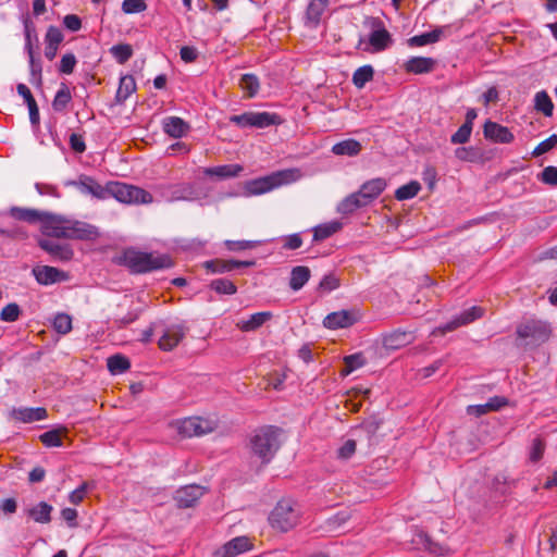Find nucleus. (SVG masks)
Returning <instances> with one entry per match:
<instances>
[{"mask_svg":"<svg viewBox=\"0 0 557 557\" xmlns=\"http://www.w3.org/2000/svg\"><path fill=\"white\" fill-rule=\"evenodd\" d=\"M40 232L49 238L79 240H91L99 234L94 225L51 212H46L44 215Z\"/></svg>","mask_w":557,"mask_h":557,"instance_id":"1","label":"nucleus"},{"mask_svg":"<svg viewBox=\"0 0 557 557\" xmlns=\"http://www.w3.org/2000/svg\"><path fill=\"white\" fill-rule=\"evenodd\" d=\"M386 182L383 178H373L366 182L357 193L347 196L337 207L342 214H350L357 209L368 206L385 189Z\"/></svg>","mask_w":557,"mask_h":557,"instance_id":"2","label":"nucleus"},{"mask_svg":"<svg viewBox=\"0 0 557 557\" xmlns=\"http://www.w3.org/2000/svg\"><path fill=\"white\" fill-rule=\"evenodd\" d=\"M123 262L134 273H146L173 265L168 255L143 252L134 249H127L124 252Z\"/></svg>","mask_w":557,"mask_h":557,"instance_id":"3","label":"nucleus"},{"mask_svg":"<svg viewBox=\"0 0 557 557\" xmlns=\"http://www.w3.org/2000/svg\"><path fill=\"white\" fill-rule=\"evenodd\" d=\"M299 177L300 172L297 169L282 170L247 182L245 189L249 195H261L282 185L294 183L299 180Z\"/></svg>","mask_w":557,"mask_h":557,"instance_id":"4","label":"nucleus"},{"mask_svg":"<svg viewBox=\"0 0 557 557\" xmlns=\"http://www.w3.org/2000/svg\"><path fill=\"white\" fill-rule=\"evenodd\" d=\"M250 448L262 463H268L280 448L277 429L265 426L256 431L250 440Z\"/></svg>","mask_w":557,"mask_h":557,"instance_id":"5","label":"nucleus"},{"mask_svg":"<svg viewBox=\"0 0 557 557\" xmlns=\"http://www.w3.org/2000/svg\"><path fill=\"white\" fill-rule=\"evenodd\" d=\"M300 518V509L292 499L277 502L269 516L271 527L281 532H287L295 528Z\"/></svg>","mask_w":557,"mask_h":557,"instance_id":"6","label":"nucleus"},{"mask_svg":"<svg viewBox=\"0 0 557 557\" xmlns=\"http://www.w3.org/2000/svg\"><path fill=\"white\" fill-rule=\"evenodd\" d=\"M172 426L183 437L203 436L216 429L214 420L202 417H188L175 420Z\"/></svg>","mask_w":557,"mask_h":557,"instance_id":"7","label":"nucleus"},{"mask_svg":"<svg viewBox=\"0 0 557 557\" xmlns=\"http://www.w3.org/2000/svg\"><path fill=\"white\" fill-rule=\"evenodd\" d=\"M109 196L114 197L120 202L129 205L150 203L153 199L147 190L119 182L109 183Z\"/></svg>","mask_w":557,"mask_h":557,"instance_id":"8","label":"nucleus"},{"mask_svg":"<svg viewBox=\"0 0 557 557\" xmlns=\"http://www.w3.org/2000/svg\"><path fill=\"white\" fill-rule=\"evenodd\" d=\"M230 122L240 127L264 128L281 123V119L275 113L270 112H245L239 115H232Z\"/></svg>","mask_w":557,"mask_h":557,"instance_id":"9","label":"nucleus"},{"mask_svg":"<svg viewBox=\"0 0 557 557\" xmlns=\"http://www.w3.org/2000/svg\"><path fill=\"white\" fill-rule=\"evenodd\" d=\"M483 315V309L478 306H473L463 312H461L459 315L455 317L453 320L447 322L446 324L438 326L432 331V335H445L448 332H453L456 329L467 325L478 319H480Z\"/></svg>","mask_w":557,"mask_h":557,"instance_id":"10","label":"nucleus"},{"mask_svg":"<svg viewBox=\"0 0 557 557\" xmlns=\"http://www.w3.org/2000/svg\"><path fill=\"white\" fill-rule=\"evenodd\" d=\"M520 338H530L533 343H544L550 336L549 325L543 321H527L517 327Z\"/></svg>","mask_w":557,"mask_h":557,"instance_id":"11","label":"nucleus"},{"mask_svg":"<svg viewBox=\"0 0 557 557\" xmlns=\"http://www.w3.org/2000/svg\"><path fill=\"white\" fill-rule=\"evenodd\" d=\"M372 32L369 35V44L374 51H383L392 44V36L385 28L383 22L379 17H370L367 20Z\"/></svg>","mask_w":557,"mask_h":557,"instance_id":"12","label":"nucleus"},{"mask_svg":"<svg viewBox=\"0 0 557 557\" xmlns=\"http://www.w3.org/2000/svg\"><path fill=\"white\" fill-rule=\"evenodd\" d=\"M66 185L74 186L82 194L91 195L97 199H106L109 197V183L107 186H102L94 177L88 175L82 174L76 181H70Z\"/></svg>","mask_w":557,"mask_h":557,"instance_id":"13","label":"nucleus"},{"mask_svg":"<svg viewBox=\"0 0 557 557\" xmlns=\"http://www.w3.org/2000/svg\"><path fill=\"white\" fill-rule=\"evenodd\" d=\"M206 493V487L197 484H190L178 488L175 492L174 500L178 508L194 507Z\"/></svg>","mask_w":557,"mask_h":557,"instance_id":"14","label":"nucleus"},{"mask_svg":"<svg viewBox=\"0 0 557 557\" xmlns=\"http://www.w3.org/2000/svg\"><path fill=\"white\" fill-rule=\"evenodd\" d=\"M38 246L57 261H69L73 258L74 252L69 244H60L52 238H39Z\"/></svg>","mask_w":557,"mask_h":557,"instance_id":"15","label":"nucleus"},{"mask_svg":"<svg viewBox=\"0 0 557 557\" xmlns=\"http://www.w3.org/2000/svg\"><path fill=\"white\" fill-rule=\"evenodd\" d=\"M483 135L486 139L500 144H510L515 139L508 127L490 120L484 123Z\"/></svg>","mask_w":557,"mask_h":557,"instance_id":"16","label":"nucleus"},{"mask_svg":"<svg viewBox=\"0 0 557 557\" xmlns=\"http://www.w3.org/2000/svg\"><path fill=\"white\" fill-rule=\"evenodd\" d=\"M413 542L424 550L435 556H449L453 554V549L444 544L433 540L430 535L423 532H419Z\"/></svg>","mask_w":557,"mask_h":557,"instance_id":"17","label":"nucleus"},{"mask_svg":"<svg viewBox=\"0 0 557 557\" xmlns=\"http://www.w3.org/2000/svg\"><path fill=\"white\" fill-rule=\"evenodd\" d=\"M32 273L40 285H51L66 278L63 271L49 265H36L33 268Z\"/></svg>","mask_w":557,"mask_h":557,"instance_id":"18","label":"nucleus"},{"mask_svg":"<svg viewBox=\"0 0 557 557\" xmlns=\"http://www.w3.org/2000/svg\"><path fill=\"white\" fill-rule=\"evenodd\" d=\"M356 321L357 318L351 311L341 310L329 313L323 320V325L330 330H337L351 326Z\"/></svg>","mask_w":557,"mask_h":557,"instance_id":"19","label":"nucleus"},{"mask_svg":"<svg viewBox=\"0 0 557 557\" xmlns=\"http://www.w3.org/2000/svg\"><path fill=\"white\" fill-rule=\"evenodd\" d=\"M330 0H310L306 9L305 25L317 28Z\"/></svg>","mask_w":557,"mask_h":557,"instance_id":"20","label":"nucleus"},{"mask_svg":"<svg viewBox=\"0 0 557 557\" xmlns=\"http://www.w3.org/2000/svg\"><path fill=\"white\" fill-rule=\"evenodd\" d=\"M184 336L185 331L182 326H171L160 337L159 347L164 351H170L180 344Z\"/></svg>","mask_w":557,"mask_h":557,"instance_id":"21","label":"nucleus"},{"mask_svg":"<svg viewBox=\"0 0 557 557\" xmlns=\"http://www.w3.org/2000/svg\"><path fill=\"white\" fill-rule=\"evenodd\" d=\"M436 61L426 57H412L405 63V70L409 73L423 74L432 72Z\"/></svg>","mask_w":557,"mask_h":557,"instance_id":"22","label":"nucleus"},{"mask_svg":"<svg viewBox=\"0 0 557 557\" xmlns=\"http://www.w3.org/2000/svg\"><path fill=\"white\" fill-rule=\"evenodd\" d=\"M272 319L270 311H262L253 313L247 320H242L237 323V327L243 332H252L261 327L265 322Z\"/></svg>","mask_w":557,"mask_h":557,"instance_id":"23","label":"nucleus"},{"mask_svg":"<svg viewBox=\"0 0 557 557\" xmlns=\"http://www.w3.org/2000/svg\"><path fill=\"white\" fill-rule=\"evenodd\" d=\"M47 211H40L37 209H28V208H20L13 207L10 210V214L12 218L21 221H25L28 223L42 222L44 215Z\"/></svg>","mask_w":557,"mask_h":557,"instance_id":"24","label":"nucleus"},{"mask_svg":"<svg viewBox=\"0 0 557 557\" xmlns=\"http://www.w3.org/2000/svg\"><path fill=\"white\" fill-rule=\"evenodd\" d=\"M362 150V145L352 138L342 140L332 147V152L335 156H358Z\"/></svg>","mask_w":557,"mask_h":557,"instance_id":"25","label":"nucleus"},{"mask_svg":"<svg viewBox=\"0 0 557 557\" xmlns=\"http://www.w3.org/2000/svg\"><path fill=\"white\" fill-rule=\"evenodd\" d=\"M13 416L16 420L25 423L40 421L47 417V410L42 407L38 408H22L13 411Z\"/></svg>","mask_w":557,"mask_h":557,"instance_id":"26","label":"nucleus"},{"mask_svg":"<svg viewBox=\"0 0 557 557\" xmlns=\"http://www.w3.org/2000/svg\"><path fill=\"white\" fill-rule=\"evenodd\" d=\"M310 276L311 272L308 267L297 265L293 268L290 272L289 287L295 292L301 289L309 281Z\"/></svg>","mask_w":557,"mask_h":557,"instance_id":"27","label":"nucleus"},{"mask_svg":"<svg viewBox=\"0 0 557 557\" xmlns=\"http://www.w3.org/2000/svg\"><path fill=\"white\" fill-rule=\"evenodd\" d=\"M187 129L188 125L181 117L170 116L163 121V131L174 138L182 137Z\"/></svg>","mask_w":557,"mask_h":557,"instance_id":"28","label":"nucleus"},{"mask_svg":"<svg viewBox=\"0 0 557 557\" xmlns=\"http://www.w3.org/2000/svg\"><path fill=\"white\" fill-rule=\"evenodd\" d=\"M250 548L249 539L246 536H238L230 542H227L224 546V557H235Z\"/></svg>","mask_w":557,"mask_h":557,"instance_id":"29","label":"nucleus"},{"mask_svg":"<svg viewBox=\"0 0 557 557\" xmlns=\"http://www.w3.org/2000/svg\"><path fill=\"white\" fill-rule=\"evenodd\" d=\"M136 90V82L132 75H124L120 79L119 88L116 90L115 100L117 103H123Z\"/></svg>","mask_w":557,"mask_h":557,"instance_id":"30","label":"nucleus"},{"mask_svg":"<svg viewBox=\"0 0 557 557\" xmlns=\"http://www.w3.org/2000/svg\"><path fill=\"white\" fill-rule=\"evenodd\" d=\"M52 506L46 502H40L30 509L28 516L38 523H49L51 521Z\"/></svg>","mask_w":557,"mask_h":557,"instance_id":"31","label":"nucleus"},{"mask_svg":"<svg viewBox=\"0 0 557 557\" xmlns=\"http://www.w3.org/2000/svg\"><path fill=\"white\" fill-rule=\"evenodd\" d=\"M243 171L239 164H226L214 168L206 169L205 173L210 176H218L220 178L235 177Z\"/></svg>","mask_w":557,"mask_h":557,"instance_id":"32","label":"nucleus"},{"mask_svg":"<svg viewBox=\"0 0 557 557\" xmlns=\"http://www.w3.org/2000/svg\"><path fill=\"white\" fill-rule=\"evenodd\" d=\"M72 100V95L69 86L65 83H61L59 90L57 91L52 101V108L55 112H63L67 104Z\"/></svg>","mask_w":557,"mask_h":557,"instance_id":"33","label":"nucleus"},{"mask_svg":"<svg viewBox=\"0 0 557 557\" xmlns=\"http://www.w3.org/2000/svg\"><path fill=\"white\" fill-rule=\"evenodd\" d=\"M534 109L537 112L543 113L545 116H552L554 104L548 96V94L545 90H541L535 94L534 96Z\"/></svg>","mask_w":557,"mask_h":557,"instance_id":"34","label":"nucleus"},{"mask_svg":"<svg viewBox=\"0 0 557 557\" xmlns=\"http://www.w3.org/2000/svg\"><path fill=\"white\" fill-rule=\"evenodd\" d=\"M66 428H57L42 433L39 440L47 447H59L62 445V436L66 434Z\"/></svg>","mask_w":557,"mask_h":557,"instance_id":"35","label":"nucleus"},{"mask_svg":"<svg viewBox=\"0 0 557 557\" xmlns=\"http://www.w3.org/2000/svg\"><path fill=\"white\" fill-rule=\"evenodd\" d=\"M341 227H342V224L336 221L318 225L313 228V240L314 242L324 240V239L331 237L336 232H338L341 230Z\"/></svg>","mask_w":557,"mask_h":557,"instance_id":"36","label":"nucleus"},{"mask_svg":"<svg viewBox=\"0 0 557 557\" xmlns=\"http://www.w3.org/2000/svg\"><path fill=\"white\" fill-rule=\"evenodd\" d=\"M239 87L245 91L246 97L252 98L259 91V78L255 74H244L240 77Z\"/></svg>","mask_w":557,"mask_h":557,"instance_id":"37","label":"nucleus"},{"mask_svg":"<svg viewBox=\"0 0 557 557\" xmlns=\"http://www.w3.org/2000/svg\"><path fill=\"white\" fill-rule=\"evenodd\" d=\"M442 30L435 29L430 33H424L421 35L413 36L409 38L408 44L411 47H422L429 44H434L440 40Z\"/></svg>","mask_w":557,"mask_h":557,"instance_id":"38","label":"nucleus"},{"mask_svg":"<svg viewBox=\"0 0 557 557\" xmlns=\"http://www.w3.org/2000/svg\"><path fill=\"white\" fill-rule=\"evenodd\" d=\"M107 366L112 374H120L129 369V360L122 355H113L108 358Z\"/></svg>","mask_w":557,"mask_h":557,"instance_id":"39","label":"nucleus"},{"mask_svg":"<svg viewBox=\"0 0 557 557\" xmlns=\"http://www.w3.org/2000/svg\"><path fill=\"white\" fill-rule=\"evenodd\" d=\"M411 335L407 332L396 331L385 336L384 345L388 348L396 349L409 343Z\"/></svg>","mask_w":557,"mask_h":557,"instance_id":"40","label":"nucleus"},{"mask_svg":"<svg viewBox=\"0 0 557 557\" xmlns=\"http://www.w3.org/2000/svg\"><path fill=\"white\" fill-rule=\"evenodd\" d=\"M345 368L342 370V375L346 376L352 371L361 368L366 363V358L361 352L346 356L344 358Z\"/></svg>","mask_w":557,"mask_h":557,"instance_id":"41","label":"nucleus"},{"mask_svg":"<svg viewBox=\"0 0 557 557\" xmlns=\"http://www.w3.org/2000/svg\"><path fill=\"white\" fill-rule=\"evenodd\" d=\"M373 74L374 71L371 65H363L355 71L352 75V83L356 87L362 88L373 78Z\"/></svg>","mask_w":557,"mask_h":557,"instance_id":"42","label":"nucleus"},{"mask_svg":"<svg viewBox=\"0 0 557 557\" xmlns=\"http://www.w3.org/2000/svg\"><path fill=\"white\" fill-rule=\"evenodd\" d=\"M420 189V184L416 181H412L397 188L395 191V198L400 201L411 199L418 195Z\"/></svg>","mask_w":557,"mask_h":557,"instance_id":"43","label":"nucleus"},{"mask_svg":"<svg viewBox=\"0 0 557 557\" xmlns=\"http://www.w3.org/2000/svg\"><path fill=\"white\" fill-rule=\"evenodd\" d=\"M210 288L220 295H234L237 292L236 285L227 278L213 280Z\"/></svg>","mask_w":557,"mask_h":557,"instance_id":"44","label":"nucleus"},{"mask_svg":"<svg viewBox=\"0 0 557 557\" xmlns=\"http://www.w3.org/2000/svg\"><path fill=\"white\" fill-rule=\"evenodd\" d=\"M110 52L120 64H124L133 55V49L127 44L115 45L110 49Z\"/></svg>","mask_w":557,"mask_h":557,"instance_id":"45","label":"nucleus"},{"mask_svg":"<svg viewBox=\"0 0 557 557\" xmlns=\"http://www.w3.org/2000/svg\"><path fill=\"white\" fill-rule=\"evenodd\" d=\"M205 268L212 273H225L233 271V260H210L205 262Z\"/></svg>","mask_w":557,"mask_h":557,"instance_id":"46","label":"nucleus"},{"mask_svg":"<svg viewBox=\"0 0 557 557\" xmlns=\"http://www.w3.org/2000/svg\"><path fill=\"white\" fill-rule=\"evenodd\" d=\"M25 49L28 54L34 51L33 39L37 40V33L34 23L27 17L24 20Z\"/></svg>","mask_w":557,"mask_h":557,"instance_id":"47","label":"nucleus"},{"mask_svg":"<svg viewBox=\"0 0 557 557\" xmlns=\"http://www.w3.org/2000/svg\"><path fill=\"white\" fill-rule=\"evenodd\" d=\"M53 327L60 334H67L72 330V318L66 313H59L54 317Z\"/></svg>","mask_w":557,"mask_h":557,"instance_id":"48","label":"nucleus"},{"mask_svg":"<svg viewBox=\"0 0 557 557\" xmlns=\"http://www.w3.org/2000/svg\"><path fill=\"white\" fill-rule=\"evenodd\" d=\"M557 145V135L553 134L545 140L541 141L533 150V157H540L548 151H550Z\"/></svg>","mask_w":557,"mask_h":557,"instance_id":"49","label":"nucleus"},{"mask_svg":"<svg viewBox=\"0 0 557 557\" xmlns=\"http://www.w3.org/2000/svg\"><path fill=\"white\" fill-rule=\"evenodd\" d=\"M21 313L17 304L12 302L7 305L0 312V319L5 322H14L18 319Z\"/></svg>","mask_w":557,"mask_h":557,"instance_id":"50","label":"nucleus"},{"mask_svg":"<svg viewBox=\"0 0 557 557\" xmlns=\"http://www.w3.org/2000/svg\"><path fill=\"white\" fill-rule=\"evenodd\" d=\"M146 9V0H124L122 3V10L126 14L140 13Z\"/></svg>","mask_w":557,"mask_h":557,"instance_id":"51","label":"nucleus"},{"mask_svg":"<svg viewBox=\"0 0 557 557\" xmlns=\"http://www.w3.org/2000/svg\"><path fill=\"white\" fill-rule=\"evenodd\" d=\"M64 36L62 30L57 26H49L45 35V44L59 47L63 41Z\"/></svg>","mask_w":557,"mask_h":557,"instance_id":"52","label":"nucleus"},{"mask_svg":"<svg viewBox=\"0 0 557 557\" xmlns=\"http://www.w3.org/2000/svg\"><path fill=\"white\" fill-rule=\"evenodd\" d=\"M455 156L461 161L474 162L479 158L478 150L473 147H459L455 150Z\"/></svg>","mask_w":557,"mask_h":557,"instance_id":"53","label":"nucleus"},{"mask_svg":"<svg viewBox=\"0 0 557 557\" xmlns=\"http://www.w3.org/2000/svg\"><path fill=\"white\" fill-rule=\"evenodd\" d=\"M76 57L73 53H65L60 61L59 72L70 75L73 73L76 65Z\"/></svg>","mask_w":557,"mask_h":557,"instance_id":"54","label":"nucleus"},{"mask_svg":"<svg viewBox=\"0 0 557 557\" xmlns=\"http://www.w3.org/2000/svg\"><path fill=\"white\" fill-rule=\"evenodd\" d=\"M472 133V126L462 124L455 134L451 135L450 141L453 144H466L469 141Z\"/></svg>","mask_w":557,"mask_h":557,"instance_id":"55","label":"nucleus"},{"mask_svg":"<svg viewBox=\"0 0 557 557\" xmlns=\"http://www.w3.org/2000/svg\"><path fill=\"white\" fill-rule=\"evenodd\" d=\"M259 245L256 240H226L225 246L231 251L252 249Z\"/></svg>","mask_w":557,"mask_h":557,"instance_id":"56","label":"nucleus"},{"mask_svg":"<svg viewBox=\"0 0 557 557\" xmlns=\"http://www.w3.org/2000/svg\"><path fill=\"white\" fill-rule=\"evenodd\" d=\"M356 441L354 440H347L338 449H337V457L342 460H347L351 458V456L356 451Z\"/></svg>","mask_w":557,"mask_h":557,"instance_id":"57","label":"nucleus"},{"mask_svg":"<svg viewBox=\"0 0 557 557\" xmlns=\"http://www.w3.org/2000/svg\"><path fill=\"white\" fill-rule=\"evenodd\" d=\"M543 183L552 186H557V168L549 165L546 166L540 174Z\"/></svg>","mask_w":557,"mask_h":557,"instance_id":"58","label":"nucleus"},{"mask_svg":"<svg viewBox=\"0 0 557 557\" xmlns=\"http://www.w3.org/2000/svg\"><path fill=\"white\" fill-rule=\"evenodd\" d=\"M339 286V280L333 274H326L323 276L319 284V288L324 292H331Z\"/></svg>","mask_w":557,"mask_h":557,"instance_id":"59","label":"nucleus"},{"mask_svg":"<svg viewBox=\"0 0 557 557\" xmlns=\"http://www.w3.org/2000/svg\"><path fill=\"white\" fill-rule=\"evenodd\" d=\"M545 450V444L541 438H535L532 444V449L530 453V460L533 462L539 461L544 454Z\"/></svg>","mask_w":557,"mask_h":557,"instance_id":"60","label":"nucleus"},{"mask_svg":"<svg viewBox=\"0 0 557 557\" xmlns=\"http://www.w3.org/2000/svg\"><path fill=\"white\" fill-rule=\"evenodd\" d=\"M88 484L86 482L82 483L76 490L71 492L69 499L73 505H78L83 502L86 493H87Z\"/></svg>","mask_w":557,"mask_h":557,"instance_id":"61","label":"nucleus"},{"mask_svg":"<svg viewBox=\"0 0 557 557\" xmlns=\"http://www.w3.org/2000/svg\"><path fill=\"white\" fill-rule=\"evenodd\" d=\"M71 149L77 153H83L86 150V145L82 135L72 133L70 136Z\"/></svg>","mask_w":557,"mask_h":557,"instance_id":"62","label":"nucleus"},{"mask_svg":"<svg viewBox=\"0 0 557 557\" xmlns=\"http://www.w3.org/2000/svg\"><path fill=\"white\" fill-rule=\"evenodd\" d=\"M422 178L430 189H433L437 178V172L434 166H426L423 170Z\"/></svg>","mask_w":557,"mask_h":557,"instance_id":"63","label":"nucleus"},{"mask_svg":"<svg viewBox=\"0 0 557 557\" xmlns=\"http://www.w3.org/2000/svg\"><path fill=\"white\" fill-rule=\"evenodd\" d=\"M63 24L71 32H78L82 27V21L75 14L65 15L63 18Z\"/></svg>","mask_w":557,"mask_h":557,"instance_id":"64","label":"nucleus"}]
</instances>
